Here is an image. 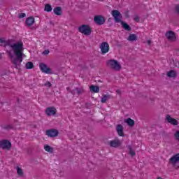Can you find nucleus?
I'll use <instances>...</instances> for the list:
<instances>
[{
    "mask_svg": "<svg viewBox=\"0 0 179 179\" xmlns=\"http://www.w3.org/2000/svg\"><path fill=\"white\" fill-rule=\"evenodd\" d=\"M2 44H3L4 49L10 58H13L14 54L15 58L13 59V64L17 69H20V64L23 62V57L24 56L23 54L24 50L23 42L15 43L14 40L0 39V45Z\"/></svg>",
    "mask_w": 179,
    "mask_h": 179,
    "instance_id": "obj_1",
    "label": "nucleus"
},
{
    "mask_svg": "<svg viewBox=\"0 0 179 179\" xmlns=\"http://www.w3.org/2000/svg\"><path fill=\"white\" fill-rule=\"evenodd\" d=\"M111 15L114 17L115 22H116V23L121 22L122 27H123L124 30H127V31H131V27L128 24L124 22L123 21H121V19H122V15H121V13H120V11H118L117 10H112Z\"/></svg>",
    "mask_w": 179,
    "mask_h": 179,
    "instance_id": "obj_2",
    "label": "nucleus"
},
{
    "mask_svg": "<svg viewBox=\"0 0 179 179\" xmlns=\"http://www.w3.org/2000/svg\"><path fill=\"white\" fill-rule=\"evenodd\" d=\"M106 64L109 68H111V69H114V71H121V64L117 61L114 59L108 60L106 62Z\"/></svg>",
    "mask_w": 179,
    "mask_h": 179,
    "instance_id": "obj_3",
    "label": "nucleus"
},
{
    "mask_svg": "<svg viewBox=\"0 0 179 179\" xmlns=\"http://www.w3.org/2000/svg\"><path fill=\"white\" fill-rule=\"evenodd\" d=\"M78 31L85 34V36H90L92 34V28L88 24H83L78 27Z\"/></svg>",
    "mask_w": 179,
    "mask_h": 179,
    "instance_id": "obj_4",
    "label": "nucleus"
},
{
    "mask_svg": "<svg viewBox=\"0 0 179 179\" xmlns=\"http://www.w3.org/2000/svg\"><path fill=\"white\" fill-rule=\"evenodd\" d=\"M0 148L3 150H10L12 143L8 140H2L0 141Z\"/></svg>",
    "mask_w": 179,
    "mask_h": 179,
    "instance_id": "obj_5",
    "label": "nucleus"
},
{
    "mask_svg": "<svg viewBox=\"0 0 179 179\" xmlns=\"http://www.w3.org/2000/svg\"><path fill=\"white\" fill-rule=\"evenodd\" d=\"M94 22L98 26H101L106 23V18L103 15H95L94 17Z\"/></svg>",
    "mask_w": 179,
    "mask_h": 179,
    "instance_id": "obj_6",
    "label": "nucleus"
},
{
    "mask_svg": "<svg viewBox=\"0 0 179 179\" xmlns=\"http://www.w3.org/2000/svg\"><path fill=\"white\" fill-rule=\"evenodd\" d=\"M39 68L41 71V72H43V73H48L49 75L52 74V70H51L48 66L47 64H44V63H40L39 64Z\"/></svg>",
    "mask_w": 179,
    "mask_h": 179,
    "instance_id": "obj_7",
    "label": "nucleus"
},
{
    "mask_svg": "<svg viewBox=\"0 0 179 179\" xmlns=\"http://www.w3.org/2000/svg\"><path fill=\"white\" fill-rule=\"evenodd\" d=\"M101 54H107L110 51V45L107 42H102L100 45Z\"/></svg>",
    "mask_w": 179,
    "mask_h": 179,
    "instance_id": "obj_8",
    "label": "nucleus"
},
{
    "mask_svg": "<svg viewBox=\"0 0 179 179\" xmlns=\"http://www.w3.org/2000/svg\"><path fill=\"white\" fill-rule=\"evenodd\" d=\"M59 132L58 130L55 129H51L46 131V135L47 136H49V138H55V136H58V134Z\"/></svg>",
    "mask_w": 179,
    "mask_h": 179,
    "instance_id": "obj_9",
    "label": "nucleus"
},
{
    "mask_svg": "<svg viewBox=\"0 0 179 179\" xmlns=\"http://www.w3.org/2000/svg\"><path fill=\"white\" fill-rule=\"evenodd\" d=\"M166 37L169 41H176V34L173 32V31H168L166 33Z\"/></svg>",
    "mask_w": 179,
    "mask_h": 179,
    "instance_id": "obj_10",
    "label": "nucleus"
},
{
    "mask_svg": "<svg viewBox=\"0 0 179 179\" xmlns=\"http://www.w3.org/2000/svg\"><path fill=\"white\" fill-rule=\"evenodd\" d=\"M45 114L48 117H51V115H55V114H57V108L54 107H48L45 109Z\"/></svg>",
    "mask_w": 179,
    "mask_h": 179,
    "instance_id": "obj_11",
    "label": "nucleus"
},
{
    "mask_svg": "<svg viewBox=\"0 0 179 179\" xmlns=\"http://www.w3.org/2000/svg\"><path fill=\"white\" fill-rule=\"evenodd\" d=\"M109 145L111 148H118L121 146V141L120 139L112 140L109 142Z\"/></svg>",
    "mask_w": 179,
    "mask_h": 179,
    "instance_id": "obj_12",
    "label": "nucleus"
},
{
    "mask_svg": "<svg viewBox=\"0 0 179 179\" xmlns=\"http://www.w3.org/2000/svg\"><path fill=\"white\" fill-rule=\"evenodd\" d=\"M71 93L72 94H78V96H80V94H83V93H85V90L83 87H76V89L71 90Z\"/></svg>",
    "mask_w": 179,
    "mask_h": 179,
    "instance_id": "obj_13",
    "label": "nucleus"
},
{
    "mask_svg": "<svg viewBox=\"0 0 179 179\" xmlns=\"http://www.w3.org/2000/svg\"><path fill=\"white\" fill-rule=\"evenodd\" d=\"M34 17H28L25 20V24L27 27H31V26H33L34 24Z\"/></svg>",
    "mask_w": 179,
    "mask_h": 179,
    "instance_id": "obj_14",
    "label": "nucleus"
},
{
    "mask_svg": "<svg viewBox=\"0 0 179 179\" xmlns=\"http://www.w3.org/2000/svg\"><path fill=\"white\" fill-rule=\"evenodd\" d=\"M166 120L168 121V122H169V124H171L172 125H178V121H177V120L171 117V116H170V115H166Z\"/></svg>",
    "mask_w": 179,
    "mask_h": 179,
    "instance_id": "obj_15",
    "label": "nucleus"
},
{
    "mask_svg": "<svg viewBox=\"0 0 179 179\" xmlns=\"http://www.w3.org/2000/svg\"><path fill=\"white\" fill-rule=\"evenodd\" d=\"M116 131L119 136H125V134H124V127H122L121 124L117 125Z\"/></svg>",
    "mask_w": 179,
    "mask_h": 179,
    "instance_id": "obj_16",
    "label": "nucleus"
},
{
    "mask_svg": "<svg viewBox=\"0 0 179 179\" xmlns=\"http://www.w3.org/2000/svg\"><path fill=\"white\" fill-rule=\"evenodd\" d=\"M53 12L55 15H57V16H61V15H62V8L59 6L55 7L53 9Z\"/></svg>",
    "mask_w": 179,
    "mask_h": 179,
    "instance_id": "obj_17",
    "label": "nucleus"
},
{
    "mask_svg": "<svg viewBox=\"0 0 179 179\" xmlns=\"http://www.w3.org/2000/svg\"><path fill=\"white\" fill-rule=\"evenodd\" d=\"M124 122L129 125V127H134L135 125V121L131 117L127 118V120H124Z\"/></svg>",
    "mask_w": 179,
    "mask_h": 179,
    "instance_id": "obj_18",
    "label": "nucleus"
},
{
    "mask_svg": "<svg viewBox=\"0 0 179 179\" xmlns=\"http://www.w3.org/2000/svg\"><path fill=\"white\" fill-rule=\"evenodd\" d=\"M127 40H128L129 41H136V40H138V36H136V35L134 34H131L129 36Z\"/></svg>",
    "mask_w": 179,
    "mask_h": 179,
    "instance_id": "obj_19",
    "label": "nucleus"
},
{
    "mask_svg": "<svg viewBox=\"0 0 179 179\" xmlns=\"http://www.w3.org/2000/svg\"><path fill=\"white\" fill-rule=\"evenodd\" d=\"M166 75L168 78H176L177 76V73L174 70H171Z\"/></svg>",
    "mask_w": 179,
    "mask_h": 179,
    "instance_id": "obj_20",
    "label": "nucleus"
},
{
    "mask_svg": "<svg viewBox=\"0 0 179 179\" xmlns=\"http://www.w3.org/2000/svg\"><path fill=\"white\" fill-rule=\"evenodd\" d=\"M90 89L91 92H94V93H99V92H100V87H99V86L92 85Z\"/></svg>",
    "mask_w": 179,
    "mask_h": 179,
    "instance_id": "obj_21",
    "label": "nucleus"
},
{
    "mask_svg": "<svg viewBox=\"0 0 179 179\" xmlns=\"http://www.w3.org/2000/svg\"><path fill=\"white\" fill-rule=\"evenodd\" d=\"M111 99V96L110 95L104 94L103 97L101 99V103H106L107 100H110Z\"/></svg>",
    "mask_w": 179,
    "mask_h": 179,
    "instance_id": "obj_22",
    "label": "nucleus"
},
{
    "mask_svg": "<svg viewBox=\"0 0 179 179\" xmlns=\"http://www.w3.org/2000/svg\"><path fill=\"white\" fill-rule=\"evenodd\" d=\"M127 148L129 150V155L131 156V157H134L136 156V153L132 150V146L131 145H127Z\"/></svg>",
    "mask_w": 179,
    "mask_h": 179,
    "instance_id": "obj_23",
    "label": "nucleus"
},
{
    "mask_svg": "<svg viewBox=\"0 0 179 179\" xmlns=\"http://www.w3.org/2000/svg\"><path fill=\"white\" fill-rule=\"evenodd\" d=\"M34 67V64H33V62H29L25 64L26 69H33Z\"/></svg>",
    "mask_w": 179,
    "mask_h": 179,
    "instance_id": "obj_24",
    "label": "nucleus"
},
{
    "mask_svg": "<svg viewBox=\"0 0 179 179\" xmlns=\"http://www.w3.org/2000/svg\"><path fill=\"white\" fill-rule=\"evenodd\" d=\"M44 10L45 12H51V10H52V6H51V4H46L45 6Z\"/></svg>",
    "mask_w": 179,
    "mask_h": 179,
    "instance_id": "obj_25",
    "label": "nucleus"
},
{
    "mask_svg": "<svg viewBox=\"0 0 179 179\" xmlns=\"http://www.w3.org/2000/svg\"><path fill=\"white\" fill-rule=\"evenodd\" d=\"M17 174L20 177H23V169L22 168L17 166Z\"/></svg>",
    "mask_w": 179,
    "mask_h": 179,
    "instance_id": "obj_26",
    "label": "nucleus"
},
{
    "mask_svg": "<svg viewBox=\"0 0 179 179\" xmlns=\"http://www.w3.org/2000/svg\"><path fill=\"white\" fill-rule=\"evenodd\" d=\"M44 149L46 152H49L50 153H52L54 150L50 145H45Z\"/></svg>",
    "mask_w": 179,
    "mask_h": 179,
    "instance_id": "obj_27",
    "label": "nucleus"
},
{
    "mask_svg": "<svg viewBox=\"0 0 179 179\" xmlns=\"http://www.w3.org/2000/svg\"><path fill=\"white\" fill-rule=\"evenodd\" d=\"M4 129H7L8 131H9L10 129H13V126L12 124L5 126Z\"/></svg>",
    "mask_w": 179,
    "mask_h": 179,
    "instance_id": "obj_28",
    "label": "nucleus"
},
{
    "mask_svg": "<svg viewBox=\"0 0 179 179\" xmlns=\"http://www.w3.org/2000/svg\"><path fill=\"white\" fill-rule=\"evenodd\" d=\"M134 22H136L137 23H139V21L141 20V18H139V16L135 15L134 17Z\"/></svg>",
    "mask_w": 179,
    "mask_h": 179,
    "instance_id": "obj_29",
    "label": "nucleus"
},
{
    "mask_svg": "<svg viewBox=\"0 0 179 179\" xmlns=\"http://www.w3.org/2000/svg\"><path fill=\"white\" fill-rule=\"evenodd\" d=\"M19 19H23V17H26V13H20L18 15Z\"/></svg>",
    "mask_w": 179,
    "mask_h": 179,
    "instance_id": "obj_30",
    "label": "nucleus"
},
{
    "mask_svg": "<svg viewBox=\"0 0 179 179\" xmlns=\"http://www.w3.org/2000/svg\"><path fill=\"white\" fill-rule=\"evenodd\" d=\"M45 86H48V87H51V86H52V84H51L50 81H47L45 84Z\"/></svg>",
    "mask_w": 179,
    "mask_h": 179,
    "instance_id": "obj_31",
    "label": "nucleus"
},
{
    "mask_svg": "<svg viewBox=\"0 0 179 179\" xmlns=\"http://www.w3.org/2000/svg\"><path fill=\"white\" fill-rule=\"evenodd\" d=\"M50 54V50H45L43 52V55H48Z\"/></svg>",
    "mask_w": 179,
    "mask_h": 179,
    "instance_id": "obj_32",
    "label": "nucleus"
},
{
    "mask_svg": "<svg viewBox=\"0 0 179 179\" xmlns=\"http://www.w3.org/2000/svg\"><path fill=\"white\" fill-rule=\"evenodd\" d=\"M176 11L177 12V13L179 14V5H176Z\"/></svg>",
    "mask_w": 179,
    "mask_h": 179,
    "instance_id": "obj_33",
    "label": "nucleus"
},
{
    "mask_svg": "<svg viewBox=\"0 0 179 179\" xmlns=\"http://www.w3.org/2000/svg\"><path fill=\"white\" fill-rule=\"evenodd\" d=\"M148 45H150V44H152V41L150 40L147 41Z\"/></svg>",
    "mask_w": 179,
    "mask_h": 179,
    "instance_id": "obj_34",
    "label": "nucleus"
},
{
    "mask_svg": "<svg viewBox=\"0 0 179 179\" xmlns=\"http://www.w3.org/2000/svg\"><path fill=\"white\" fill-rule=\"evenodd\" d=\"M116 92H117L119 94L121 93V90H116Z\"/></svg>",
    "mask_w": 179,
    "mask_h": 179,
    "instance_id": "obj_35",
    "label": "nucleus"
},
{
    "mask_svg": "<svg viewBox=\"0 0 179 179\" xmlns=\"http://www.w3.org/2000/svg\"><path fill=\"white\" fill-rule=\"evenodd\" d=\"M66 89H67V90H69V87H67Z\"/></svg>",
    "mask_w": 179,
    "mask_h": 179,
    "instance_id": "obj_36",
    "label": "nucleus"
},
{
    "mask_svg": "<svg viewBox=\"0 0 179 179\" xmlns=\"http://www.w3.org/2000/svg\"><path fill=\"white\" fill-rule=\"evenodd\" d=\"M127 17H129V15H127Z\"/></svg>",
    "mask_w": 179,
    "mask_h": 179,
    "instance_id": "obj_37",
    "label": "nucleus"
},
{
    "mask_svg": "<svg viewBox=\"0 0 179 179\" xmlns=\"http://www.w3.org/2000/svg\"><path fill=\"white\" fill-rule=\"evenodd\" d=\"M0 59H1V54H0Z\"/></svg>",
    "mask_w": 179,
    "mask_h": 179,
    "instance_id": "obj_38",
    "label": "nucleus"
}]
</instances>
